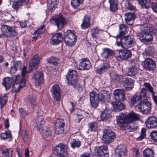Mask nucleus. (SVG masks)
I'll use <instances>...</instances> for the list:
<instances>
[{
	"mask_svg": "<svg viewBox=\"0 0 157 157\" xmlns=\"http://www.w3.org/2000/svg\"><path fill=\"white\" fill-rule=\"evenodd\" d=\"M64 125V121L63 120L58 119L57 120L55 124V133L56 134H59L63 132Z\"/></svg>",
	"mask_w": 157,
	"mask_h": 157,
	"instance_id": "412c9836",
	"label": "nucleus"
},
{
	"mask_svg": "<svg viewBox=\"0 0 157 157\" xmlns=\"http://www.w3.org/2000/svg\"><path fill=\"white\" fill-rule=\"evenodd\" d=\"M50 21L52 23L55 24L58 28L62 27L67 23L66 19L61 14L57 15L54 18L51 19Z\"/></svg>",
	"mask_w": 157,
	"mask_h": 157,
	"instance_id": "9d476101",
	"label": "nucleus"
},
{
	"mask_svg": "<svg viewBox=\"0 0 157 157\" xmlns=\"http://www.w3.org/2000/svg\"><path fill=\"white\" fill-rule=\"evenodd\" d=\"M144 86L151 93V94H155V92L153 91L152 87L149 83L145 82L144 83Z\"/></svg>",
	"mask_w": 157,
	"mask_h": 157,
	"instance_id": "13d9d810",
	"label": "nucleus"
},
{
	"mask_svg": "<svg viewBox=\"0 0 157 157\" xmlns=\"http://www.w3.org/2000/svg\"><path fill=\"white\" fill-rule=\"evenodd\" d=\"M109 67L108 63H104L99 66L97 70V71L98 73L101 74L107 71Z\"/></svg>",
	"mask_w": 157,
	"mask_h": 157,
	"instance_id": "f704fd0d",
	"label": "nucleus"
},
{
	"mask_svg": "<svg viewBox=\"0 0 157 157\" xmlns=\"http://www.w3.org/2000/svg\"><path fill=\"white\" fill-rule=\"evenodd\" d=\"M22 136L25 142H27L29 139L28 132L25 130H23L22 132Z\"/></svg>",
	"mask_w": 157,
	"mask_h": 157,
	"instance_id": "6e6d98bb",
	"label": "nucleus"
},
{
	"mask_svg": "<svg viewBox=\"0 0 157 157\" xmlns=\"http://www.w3.org/2000/svg\"><path fill=\"white\" fill-rule=\"evenodd\" d=\"M22 66V63L21 61H17L14 64V67L12 68V70H14L15 71L18 70H20Z\"/></svg>",
	"mask_w": 157,
	"mask_h": 157,
	"instance_id": "5fc2aeb1",
	"label": "nucleus"
},
{
	"mask_svg": "<svg viewBox=\"0 0 157 157\" xmlns=\"http://www.w3.org/2000/svg\"><path fill=\"white\" fill-rule=\"evenodd\" d=\"M83 111L81 110H77V113H75L74 116L75 122L78 123L83 118Z\"/></svg>",
	"mask_w": 157,
	"mask_h": 157,
	"instance_id": "79ce46f5",
	"label": "nucleus"
},
{
	"mask_svg": "<svg viewBox=\"0 0 157 157\" xmlns=\"http://www.w3.org/2000/svg\"><path fill=\"white\" fill-rule=\"evenodd\" d=\"M116 44L118 46L127 48L132 46L134 42L132 38L130 36H126L122 38H118L117 40Z\"/></svg>",
	"mask_w": 157,
	"mask_h": 157,
	"instance_id": "7ed1b4c3",
	"label": "nucleus"
},
{
	"mask_svg": "<svg viewBox=\"0 0 157 157\" xmlns=\"http://www.w3.org/2000/svg\"><path fill=\"white\" fill-rule=\"evenodd\" d=\"M130 127V129L129 131L131 132L135 131L137 128V125L135 123L132 124Z\"/></svg>",
	"mask_w": 157,
	"mask_h": 157,
	"instance_id": "052dcab7",
	"label": "nucleus"
},
{
	"mask_svg": "<svg viewBox=\"0 0 157 157\" xmlns=\"http://www.w3.org/2000/svg\"><path fill=\"white\" fill-rule=\"evenodd\" d=\"M83 0H71V4L74 8H76L82 3Z\"/></svg>",
	"mask_w": 157,
	"mask_h": 157,
	"instance_id": "3c124183",
	"label": "nucleus"
},
{
	"mask_svg": "<svg viewBox=\"0 0 157 157\" xmlns=\"http://www.w3.org/2000/svg\"><path fill=\"white\" fill-rule=\"evenodd\" d=\"M63 40L62 34L60 33L55 34L52 37L50 43L52 44H56L61 42Z\"/></svg>",
	"mask_w": 157,
	"mask_h": 157,
	"instance_id": "bb28decb",
	"label": "nucleus"
},
{
	"mask_svg": "<svg viewBox=\"0 0 157 157\" xmlns=\"http://www.w3.org/2000/svg\"><path fill=\"white\" fill-rule=\"evenodd\" d=\"M110 76L111 78L117 81L121 82L122 81L123 76L121 75L117 74L115 72H112L110 74Z\"/></svg>",
	"mask_w": 157,
	"mask_h": 157,
	"instance_id": "a18cd8bd",
	"label": "nucleus"
},
{
	"mask_svg": "<svg viewBox=\"0 0 157 157\" xmlns=\"http://www.w3.org/2000/svg\"><path fill=\"white\" fill-rule=\"evenodd\" d=\"M28 72L27 70V68L24 66L21 70V78L19 85L17 88H14L13 89V91L18 92L21 89L23 88L25 85L27 79V73Z\"/></svg>",
	"mask_w": 157,
	"mask_h": 157,
	"instance_id": "1a4fd4ad",
	"label": "nucleus"
},
{
	"mask_svg": "<svg viewBox=\"0 0 157 157\" xmlns=\"http://www.w3.org/2000/svg\"><path fill=\"white\" fill-rule=\"evenodd\" d=\"M117 122L121 128H124L125 124H128L127 121V117L124 113H121L118 116H116Z\"/></svg>",
	"mask_w": 157,
	"mask_h": 157,
	"instance_id": "a211bd4d",
	"label": "nucleus"
},
{
	"mask_svg": "<svg viewBox=\"0 0 157 157\" xmlns=\"http://www.w3.org/2000/svg\"><path fill=\"white\" fill-rule=\"evenodd\" d=\"M139 3L143 8H148L151 6L153 11L157 13V4L152 2L151 0H138Z\"/></svg>",
	"mask_w": 157,
	"mask_h": 157,
	"instance_id": "2eb2a0df",
	"label": "nucleus"
},
{
	"mask_svg": "<svg viewBox=\"0 0 157 157\" xmlns=\"http://www.w3.org/2000/svg\"><path fill=\"white\" fill-rule=\"evenodd\" d=\"M40 63V58L39 55H36L34 56L30 61L29 63V72L33 70L36 69Z\"/></svg>",
	"mask_w": 157,
	"mask_h": 157,
	"instance_id": "dca6fc26",
	"label": "nucleus"
},
{
	"mask_svg": "<svg viewBox=\"0 0 157 157\" xmlns=\"http://www.w3.org/2000/svg\"><path fill=\"white\" fill-rule=\"evenodd\" d=\"M114 157H121L125 155L127 153L126 146L124 145L119 146L115 150Z\"/></svg>",
	"mask_w": 157,
	"mask_h": 157,
	"instance_id": "aec40b11",
	"label": "nucleus"
},
{
	"mask_svg": "<svg viewBox=\"0 0 157 157\" xmlns=\"http://www.w3.org/2000/svg\"><path fill=\"white\" fill-rule=\"evenodd\" d=\"M114 56L117 60L122 61L130 58L132 53L130 51L127 50H117L114 53Z\"/></svg>",
	"mask_w": 157,
	"mask_h": 157,
	"instance_id": "0eeeda50",
	"label": "nucleus"
},
{
	"mask_svg": "<svg viewBox=\"0 0 157 157\" xmlns=\"http://www.w3.org/2000/svg\"><path fill=\"white\" fill-rule=\"evenodd\" d=\"M102 30L99 29L97 28L93 29L92 30L91 33L93 37H96V34H101L103 32Z\"/></svg>",
	"mask_w": 157,
	"mask_h": 157,
	"instance_id": "603ef678",
	"label": "nucleus"
},
{
	"mask_svg": "<svg viewBox=\"0 0 157 157\" xmlns=\"http://www.w3.org/2000/svg\"><path fill=\"white\" fill-rule=\"evenodd\" d=\"M1 30L3 35L8 37L13 38L17 34L15 28L6 25H2L1 27Z\"/></svg>",
	"mask_w": 157,
	"mask_h": 157,
	"instance_id": "39448f33",
	"label": "nucleus"
},
{
	"mask_svg": "<svg viewBox=\"0 0 157 157\" xmlns=\"http://www.w3.org/2000/svg\"><path fill=\"white\" fill-rule=\"evenodd\" d=\"M12 150L6 149L4 148L0 147V153L2 154L3 157H12Z\"/></svg>",
	"mask_w": 157,
	"mask_h": 157,
	"instance_id": "ea45409f",
	"label": "nucleus"
},
{
	"mask_svg": "<svg viewBox=\"0 0 157 157\" xmlns=\"http://www.w3.org/2000/svg\"><path fill=\"white\" fill-rule=\"evenodd\" d=\"M113 109L115 112H118L123 109L124 105L121 101H113L112 103Z\"/></svg>",
	"mask_w": 157,
	"mask_h": 157,
	"instance_id": "c85d7f7f",
	"label": "nucleus"
},
{
	"mask_svg": "<svg viewBox=\"0 0 157 157\" xmlns=\"http://www.w3.org/2000/svg\"><path fill=\"white\" fill-rule=\"evenodd\" d=\"M135 18L133 13H128L125 14V20L126 23L129 25H132Z\"/></svg>",
	"mask_w": 157,
	"mask_h": 157,
	"instance_id": "2f4dec72",
	"label": "nucleus"
},
{
	"mask_svg": "<svg viewBox=\"0 0 157 157\" xmlns=\"http://www.w3.org/2000/svg\"><path fill=\"white\" fill-rule=\"evenodd\" d=\"M44 25L40 28L38 29L36 32H34L33 33V35L35 36H33V39L35 40H36L37 39V36L40 34L43 33L45 31V29H44Z\"/></svg>",
	"mask_w": 157,
	"mask_h": 157,
	"instance_id": "c03bdc74",
	"label": "nucleus"
},
{
	"mask_svg": "<svg viewBox=\"0 0 157 157\" xmlns=\"http://www.w3.org/2000/svg\"><path fill=\"white\" fill-rule=\"evenodd\" d=\"M77 73L76 71L70 69L67 75L66 76L68 84L70 85L75 86L77 83Z\"/></svg>",
	"mask_w": 157,
	"mask_h": 157,
	"instance_id": "9b49d317",
	"label": "nucleus"
},
{
	"mask_svg": "<svg viewBox=\"0 0 157 157\" xmlns=\"http://www.w3.org/2000/svg\"><path fill=\"white\" fill-rule=\"evenodd\" d=\"M125 6L126 8L130 10H135V7L128 2H126L125 3Z\"/></svg>",
	"mask_w": 157,
	"mask_h": 157,
	"instance_id": "bf43d9fd",
	"label": "nucleus"
},
{
	"mask_svg": "<svg viewBox=\"0 0 157 157\" xmlns=\"http://www.w3.org/2000/svg\"><path fill=\"white\" fill-rule=\"evenodd\" d=\"M141 30V34H137V36L143 42L146 43L151 41L152 37L150 33H156L157 31L154 29L152 25L147 24L142 25L140 26Z\"/></svg>",
	"mask_w": 157,
	"mask_h": 157,
	"instance_id": "f257e3e1",
	"label": "nucleus"
},
{
	"mask_svg": "<svg viewBox=\"0 0 157 157\" xmlns=\"http://www.w3.org/2000/svg\"><path fill=\"white\" fill-rule=\"evenodd\" d=\"M138 65L136 64L127 69V74L130 76H133L137 74L139 71Z\"/></svg>",
	"mask_w": 157,
	"mask_h": 157,
	"instance_id": "c756f323",
	"label": "nucleus"
},
{
	"mask_svg": "<svg viewBox=\"0 0 157 157\" xmlns=\"http://www.w3.org/2000/svg\"><path fill=\"white\" fill-rule=\"evenodd\" d=\"M109 93L106 91L101 92L99 95L94 90L90 94V100L91 105L93 107H96L98 105L99 100L104 102L109 98Z\"/></svg>",
	"mask_w": 157,
	"mask_h": 157,
	"instance_id": "f03ea898",
	"label": "nucleus"
},
{
	"mask_svg": "<svg viewBox=\"0 0 157 157\" xmlns=\"http://www.w3.org/2000/svg\"><path fill=\"white\" fill-rule=\"evenodd\" d=\"M7 98L6 95L2 96L0 98V103L1 104V109H2L4 105L6 103Z\"/></svg>",
	"mask_w": 157,
	"mask_h": 157,
	"instance_id": "864d4df0",
	"label": "nucleus"
},
{
	"mask_svg": "<svg viewBox=\"0 0 157 157\" xmlns=\"http://www.w3.org/2000/svg\"><path fill=\"white\" fill-rule=\"evenodd\" d=\"M147 92V90L145 89V88H143L142 89L140 95L141 97H145L146 96V94Z\"/></svg>",
	"mask_w": 157,
	"mask_h": 157,
	"instance_id": "338daca9",
	"label": "nucleus"
},
{
	"mask_svg": "<svg viewBox=\"0 0 157 157\" xmlns=\"http://www.w3.org/2000/svg\"><path fill=\"white\" fill-rule=\"evenodd\" d=\"M151 136L152 140H155L157 138V131H153L151 133Z\"/></svg>",
	"mask_w": 157,
	"mask_h": 157,
	"instance_id": "680f3d73",
	"label": "nucleus"
},
{
	"mask_svg": "<svg viewBox=\"0 0 157 157\" xmlns=\"http://www.w3.org/2000/svg\"><path fill=\"white\" fill-rule=\"evenodd\" d=\"M141 97L140 96L135 95L131 98L130 100V104L131 106H136L138 107V105L140 103L141 101Z\"/></svg>",
	"mask_w": 157,
	"mask_h": 157,
	"instance_id": "72a5a7b5",
	"label": "nucleus"
},
{
	"mask_svg": "<svg viewBox=\"0 0 157 157\" xmlns=\"http://www.w3.org/2000/svg\"><path fill=\"white\" fill-rule=\"evenodd\" d=\"M127 117V122L129 123H132V121L138 120L140 119L139 115L135 112H131L126 115Z\"/></svg>",
	"mask_w": 157,
	"mask_h": 157,
	"instance_id": "cd10ccee",
	"label": "nucleus"
},
{
	"mask_svg": "<svg viewBox=\"0 0 157 157\" xmlns=\"http://www.w3.org/2000/svg\"><path fill=\"white\" fill-rule=\"evenodd\" d=\"M108 148L106 146H101L98 147L97 152L99 157H108Z\"/></svg>",
	"mask_w": 157,
	"mask_h": 157,
	"instance_id": "b1692460",
	"label": "nucleus"
},
{
	"mask_svg": "<svg viewBox=\"0 0 157 157\" xmlns=\"http://www.w3.org/2000/svg\"><path fill=\"white\" fill-rule=\"evenodd\" d=\"M90 25V17L88 15H85L82 20V22L81 25V27L83 29H86Z\"/></svg>",
	"mask_w": 157,
	"mask_h": 157,
	"instance_id": "c9c22d12",
	"label": "nucleus"
},
{
	"mask_svg": "<svg viewBox=\"0 0 157 157\" xmlns=\"http://www.w3.org/2000/svg\"><path fill=\"white\" fill-rule=\"evenodd\" d=\"M115 138L114 133L110 129H105L104 131L103 140L107 144L113 142Z\"/></svg>",
	"mask_w": 157,
	"mask_h": 157,
	"instance_id": "ddd939ff",
	"label": "nucleus"
},
{
	"mask_svg": "<svg viewBox=\"0 0 157 157\" xmlns=\"http://www.w3.org/2000/svg\"><path fill=\"white\" fill-rule=\"evenodd\" d=\"M50 91L54 100L56 101H59L60 100L61 98L60 89L58 85H54L51 87Z\"/></svg>",
	"mask_w": 157,
	"mask_h": 157,
	"instance_id": "f3484780",
	"label": "nucleus"
},
{
	"mask_svg": "<svg viewBox=\"0 0 157 157\" xmlns=\"http://www.w3.org/2000/svg\"><path fill=\"white\" fill-rule=\"evenodd\" d=\"M111 110L110 109H105L101 113L100 117L103 121H106L109 120L111 117Z\"/></svg>",
	"mask_w": 157,
	"mask_h": 157,
	"instance_id": "e433bc0d",
	"label": "nucleus"
},
{
	"mask_svg": "<svg viewBox=\"0 0 157 157\" xmlns=\"http://www.w3.org/2000/svg\"><path fill=\"white\" fill-rule=\"evenodd\" d=\"M91 63L89 59H81L79 65V68L81 70L89 69L90 67Z\"/></svg>",
	"mask_w": 157,
	"mask_h": 157,
	"instance_id": "393cba45",
	"label": "nucleus"
},
{
	"mask_svg": "<svg viewBox=\"0 0 157 157\" xmlns=\"http://www.w3.org/2000/svg\"><path fill=\"white\" fill-rule=\"evenodd\" d=\"M36 99L35 98H33L32 99H30L29 100V102L31 103L32 106H36Z\"/></svg>",
	"mask_w": 157,
	"mask_h": 157,
	"instance_id": "69168bd1",
	"label": "nucleus"
},
{
	"mask_svg": "<svg viewBox=\"0 0 157 157\" xmlns=\"http://www.w3.org/2000/svg\"><path fill=\"white\" fill-rule=\"evenodd\" d=\"M138 108L140 111L144 113L148 114L151 112V103L147 99L141 101L138 105Z\"/></svg>",
	"mask_w": 157,
	"mask_h": 157,
	"instance_id": "f8f14e48",
	"label": "nucleus"
},
{
	"mask_svg": "<svg viewBox=\"0 0 157 157\" xmlns=\"http://www.w3.org/2000/svg\"><path fill=\"white\" fill-rule=\"evenodd\" d=\"M71 147L73 148L79 147L81 145V142L78 139H73L70 141Z\"/></svg>",
	"mask_w": 157,
	"mask_h": 157,
	"instance_id": "8fccbe9b",
	"label": "nucleus"
},
{
	"mask_svg": "<svg viewBox=\"0 0 157 157\" xmlns=\"http://www.w3.org/2000/svg\"><path fill=\"white\" fill-rule=\"evenodd\" d=\"M114 99L113 101H122L125 99V94L123 90L117 89L115 90L113 93Z\"/></svg>",
	"mask_w": 157,
	"mask_h": 157,
	"instance_id": "6ab92c4d",
	"label": "nucleus"
},
{
	"mask_svg": "<svg viewBox=\"0 0 157 157\" xmlns=\"http://www.w3.org/2000/svg\"><path fill=\"white\" fill-rule=\"evenodd\" d=\"M124 81V87L125 90L128 91L132 90L133 86V81L130 78H126Z\"/></svg>",
	"mask_w": 157,
	"mask_h": 157,
	"instance_id": "7c9ffc66",
	"label": "nucleus"
},
{
	"mask_svg": "<svg viewBox=\"0 0 157 157\" xmlns=\"http://www.w3.org/2000/svg\"><path fill=\"white\" fill-rule=\"evenodd\" d=\"M64 41L66 44L69 46H74L76 40V36L70 30H67L64 33Z\"/></svg>",
	"mask_w": 157,
	"mask_h": 157,
	"instance_id": "423d86ee",
	"label": "nucleus"
},
{
	"mask_svg": "<svg viewBox=\"0 0 157 157\" xmlns=\"http://www.w3.org/2000/svg\"><path fill=\"white\" fill-rule=\"evenodd\" d=\"M89 130L91 131H96L98 129V125L96 122L88 123Z\"/></svg>",
	"mask_w": 157,
	"mask_h": 157,
	"instance_id": "09e8293b",
	"label": "nucleus"
},
{
	"mask_svg": "<svg viewBox=\"0 0 157 157\" xmlns=\"http://www.w3.org/2000/svg\"><path fill=\"white\" fill-rule=\"evenodd\" d=\"M19 112L21 115L23 117L26 116L28 114V113L24 110L23 109L20 108L19 109Z\"/></svg>",
	"mask_w": 157,
	"mask_h": 157,
	"instance_id": "e2e57ef3",
	"label": "nucleus"
},
{
	"mask_svg": "<svg viewBox=\"0 0 157 157\" xmlns=\"http://www.w3.org/2000/svg\"><path fill=\"white\" fill-rule=\"evenodd\" d=\"M154 153L151 149L147 148L143 151V155L144 157H154Z\"/></svg>",
	"mask_w": 157,
	"mask_h": 157,
	"instance_id": "de8ad7c7",
	"label": "nucleus"
},
{
	"mask_svg": "<svg viewBox=\"0 0 157 157\" xmlns=\"http://www.w3.org/2000/svg\"><path fill=\"white\" fill-rule=\"evenodd\" d=\"M147 50L143 53L144 57L146 58L145 61L142 63L144 67L149 71L153 70L155 68L156 63L155 61L150 58H147V56L149 55Z\"/></svg>",
	"mask_w": 157,
	"mask_h": 157,
	"instance_id": "6e6552de",
	"label": "nucleus"
},
{
	"mask_svg": "<svg viewBox=\"0 0 157 157\" xmlns=\"http://www.w3.org/2000/svg\"><path fill=\"white\" fill-rule=\"evenodd\" d=\"M0 136L1 138L4 140L7 139L9 140H11L12 136L9 130L6 131L4 132L1 134Z\"/></svg>",
	"mask_w": 157,
	"mask_h": 157,
	"instance_id": "a19ab883",
	"label": "nucleus"
},
{
	"mask_svg": "<svg viewBox=\"0 0 157 157\" xmlns=\"http://www.w3.org/2000/svg\"><path fill=\"white\" fill-rule=\"evenodd\" d=\"M20 75H18L15 76L14 77H13V80L15 82L16 84H17L19 83L20 82Z\"/></svg>",
	"mask_w": 157,
	"mask_h": 157,
	"instance_id": "0e129e2a",
	"label": "nucleus"
},
{
	"mask_svg": "<svg viewBox=\"0 0 157 157\" xmlns=\"http://www.w3.org/2000/svg\"><path fill=\"white\" fill-rule=\"evenodd\" d=\"M128 31V28L125 25L121 24L119 25V33L120 36H123L126 34Z\"/></svg>",
	"mask_w": 157,
	"mask_h": 157,
	"instance_id": "49530a36",
	"label": "nucleus"
},
{
	"mask_svg": "<svg viewBox=\"0 0 157 157\" xmlns=\"http://www.w3.org/2000/svg\"><path fill=\"white\" fill-rule=\"evenodd\" d=\"M53 153L55 155L58 156L68 155L67 153V147L63 144H58L54 150Z\"/></svg>",
	"mask_w": 157,
	"mask_h": 157,
	"instance_id": "4468645a",
	"label": "nucleus"
},
{
	"mask_svg": "<svg viewBox=\"0 0 157 157\" xmlns=\"http://www.w3.org/2000/svg\"><path fill=\"white\" fill-rule=\"evenodd\" d=\"M113 53V51L108 48H104L101 53V56L104 59H108L110 57Z\"/></svg>",
	"mask_w": 157,
	"mask_h": 157,
	"instance_id": "473e14b6",
	"label": "nucleus"
},
{
	"mask_svg": "<svg viewBox=\"0 0 157 157\" xmlns=\"http://www.w3.org/2000/svg\"><path fill=\"white\" fill-rule=\"evenodd\" d=\"M35 81V85L38 86L43 84L44 82L43 74L41 72H36L33 76Z\"/></svg>",
	"mask_w": 157,
	"mask_h": 157,
	"instance_id": "4be33fe9",
	"label": "nucleus"
},
{
	"mask_svg": "<svg viewBox=\"0 0 157 157\" xmlns=\"http://www.w3.org/2000/svg\"><path fill=\"white\" fill-rule=\"evenodd\" d=\"M47 61L48 63L54 65H57L58 63L57 59L54 57H52L50 59H48Z\"/></svg>",
	"mask_w": 157,
	"mask_h": 157,
	"instance_id": "4d7b16f0",
	"label": "nucleus"
},
{
	"mask_svg": "<svg viewBox=\"0 0 157 157\" xmlns=\"http://www.w3.org/2000/svg\"><path fill=\"white\" fill-rule=\"evenodd\" d=\"M57 0H48L47 6L48 9L52 12L57 7Z\"/></svg>",
	"mask_w": 157,
	"mask_h": 157,
	"instance_id": "58836bf2",
	"label": "nucleus"
},
{
	"mask_svg": "<svg viewBox=\"0 0 157 157\" xmlns=\"http://www.w3.org/2000/svg\"><path fill=\"white\" fill-rule=\"evenodd\" d=\"M146 130L144 128H143L142 129L141 131V135L140 136L141 139H143L146 135Z\"/></svg>",
	"mask_w": 157,
	"mask_h": 157,
	"instance_id": "774afa93",
	"label": "nucleus"
},
{
	"mask_svg": "<svg viewBox=\"0 0 157 157\" xmlns=\"http://www.w3.org/2000/svg\"><path fill=\"white\" fill-rule=\"evenodd\" d=\"M2 84L5 87L6 90H8L13 86L14 82L12 79L9 77H6L3 78L2 80Z\"/></svg>",
	"mask_w": 157,
	"mask_h": 157,
	"instance_id": "a878e982",
	"label": "nucleus"
},
{
	"mask_svg": "<svg viewBox=\"0 0 157 157\" xmlns=\"http://www.w3.org/2000/svg\"><path fill=\"white\" fill-rule=\"evenodd\" d=\"M43 118L42 116L41 115L36 116L35 119V127L39 130L40 132H42L44 135L47 136H49L51 134V132L48 128L46 129V127H43V124H44L42 121Z\"/></svg>",
	"mask_w": 157,
	"mask_h": 157,
	"instance_id": "20e7f679",
	"label": "nucleus"
},
{
	"mask_svg": "<svg viewBox=\"0 0 157 157\" xmlns=\"http://www.w3.org/2000/svg\"><path fill=\"white\" fill-rule=\"evenodd\" d=\"M145 124L149 128H154L157 127V118L152 117L148 118L145 122Z\"/></svg>",
	"mask_w": 157,
	"mask_h": 157,
	"instance_id": "5701e85b",
	"label": "nucleus"
},
{
	"mask_svg": "<svg viewBox=\"0 0 157 157\" xmlns=\"http://www.w3.org/2000/svg\"><path fill=\"white\" fill-rule=\"evenodd\" d=\"M109 4V9L111 12H114L118 9L117 0H108Z\"/></svg>",
	"mask_w": 157,
	"mask_h": 157,
	"instance_id": "4c0bfd02",
	"label": "nucleus"
},
{
	"mask_svg": "<svg viewBox=\"0 0 157 157\" xmlns=\"http://www.w3.org/2000/svg\"><path fill=\"white\" fill-rule=\"evenodd\" d=\"M28 0H17L14 1L13 3L12 7L16 10L21 6L23 2H28Z\"/></svg>",
	"mask_w": 157,
	"mask_h": 157,
	"instance_id": "37998d69",
	"label": "nucleus"
}]
</instances>
